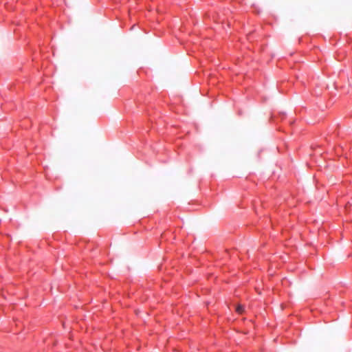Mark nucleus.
Segmentation results:
<instances>
[{"label": "nucleus", "instance_id": "nucleus-1", "mask_svg": "<svg viewBox=\"0 0 352 352\" xmlns=\"http://www.w3.org/2000/svg\"><path fill=\"white\" fill-rule=\"evenodd\" d=\"M236 311L237 313H239V314H243V312L244 311V307L239 305L236 307Z\"/></svg>", "mask_w": 352, "mask_h": 352}]
</instances>
